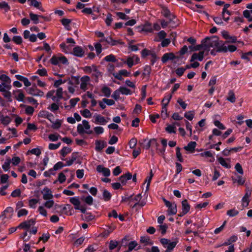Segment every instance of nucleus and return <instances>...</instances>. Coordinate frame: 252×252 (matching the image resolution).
I'll return each instance as SVG.
<instances>
[{
	"label": "nucleus",
	"instance_id": "59",
	"mask_svg": "<svg viewBox=\"0 0 252 252\" xmlns=\"http://www.w3.org/2000/svg\"><path fill=\"white\" fill-rule=\"evenodd\" d=\"M28 214V211L26 209H22L19 210L17 213V217L18 218L27 216Z\"/></svg>",
	"mask_w": 252,
	"mask_h": 252
},
{
	"label": "nucleus",
	"instance_id": "19",
	"mask_svg": "<svg viewBox=\"0 0 252 252\" xmlns=\"http://www.w3.org/2000/svg\"><path fill=\"white\" fill-rule=\"evenodd\" d=\"M79 157V153L74 152H73L71 155L70 159L67 160L65 163V165L68 166H71L74 161L78 158Z\"/></svg>",
	"mask_w": 252,
	"mask_h": 252
},
{
	"label": "nucleus",
	"instance_id": "23",
	"mask_svg": "<svg viewBox=\"0 0 252 252\" xmlns=\"http://www.w3.org/2000/svg\"><path fill=\"white\" fill-rule=\"evenodd\" d=\"M190 208V206L189 204L187 199H184L182 201V210L188 213Z\"/></svg>",
	"mask_w": 252,
	"mask_h": 252
},
{
	"label": "nucleus",
	"instance_id": "64",
	"mask_svg": "<svg viewBox=\"0 0 252 252\" xmlns=\"http://www.w3.org/2000/svg\"><path fill=\"white\" fill-rule=\"evenodd\" d=\"M184 117L189 121H191L194 118V114L193 112L189 111L185 113Z\"/></svg>",
	"mask_w": 252,
	"mask_h": 252
},
{
	"label": "nucleus",
	"instance_id": "24",
	"mask_svg": "<svg viewBox=\"0 0 252 252\" xmlns=\"http://www.w3.org/2000/svg\"><path fill=\"white\" fill-rule=\"evenodd\" d=\"M101 91L104 96L107 97H109L111 95L112 90L110 88L106 86H104L101 88Z\"/></svg>",
	"mask_w": 252,
	"mask_h": 252
},
{
	"label": "nucleus",
	"instance_id": "2",
	"mask_svg": "<svg viewBox=\"0 0 252 252\" xmlns=\"http://www.w3.org/2000/svg\"><path fill=\"white\" fill-rule=\"evenodd\" d=\"M204 50L209 51L211 47H217L219 45V40L217 36L213 35L211 37H206L203 39Z\"/></svg>",
	"mask_w": 252,
	"mask_h": 252
},
{
	"label": "nucleus",
	"instance_id": "46",
	"mask_svg": "<svg viewBox=\"0 0 252 252\" xmlns=\"http://www.w3.org/2000/svg\"><path fill=\"white\" fill-rule=\"evenodd\" d=\"M0 80L2 81V83L10 84L11 80L10 78L5 74H1L0 75Z\"/></svg>",
	"mask_w": 252,
	"mask_h": 252
},
{
	"label": "nucleus",
	"instance_id": "50",
	"mask_svg": "<svg viewBox=\"0 0 252 252\" xmlns=\"http://www.w3.org/2000/svg\"><path fill=\"white\" fill-rule=\"evenodd\" d=\"M151 71V68L150 65H146L144 67V72H143L142 75L143 76H147L148 77L150 76Z\"/></svg>",
	"mask_w": 252,
	"mask_h": 252
},
{
	"label": "nucleus",
	"instance_id": "17",
	"mask_svg": "<svg viewBox=\"0 0 252 252\" xmlns=\"http://www.w3.org/2000/svg\"><path fill=\"white\" fill-rule=\"evenodd\" d=\"M196 145L195 142L191 141L188 144L187 146L184 147V149L190 153H193L194 152Z\"/></svg>",
	"mask_w": 252,
	"mask_h": 252
},
{
	"label": "nucleus",
	"instance_id": "34",
	"mask_svg": "<svg viewBox=\"0 0 252 252\" xmlns=\"http://www.w3.org/2000/svg\"><path fill=\"white\" fill-rule=\"evenodd\" d=\"M120 93L125 95H130L132 94V92L128 88L125 87H120L119 88Z\"/></svg>",
	"mask_w": 252,
	"mask_h": 252
},
{
	"label": "nucleus",
	"instance_id": "51",
	"mask_svg": "<svg viewBox=\"0 0 252 252\" xmlns=\"http://www.w3.org/2000/svg\"><path fill=\"white\" fill-rule=\"evenodd\" d=\"M0 122L1 123L4 125H8L10 122H11V119L8 116H4L3 115L2 117L1 118V119H0Z\"/></svg>",
	"mask_w": 252,
	"mask_h": 252
},
{
	"label": "nucleus",
	"instance_id": "21",
	"mask_svg": "<svg viewBox=\"0 0 252 252\" xmlns=\"http://www.w3.org/2000/svg\"><path fill=\"white\" fill-rule=\"evenodd\" d=\"M72 151V149L67 147H63L60 151V153L61 155V156L63 157V158H61V159L63 160H65L66 159L63 158L67 154L70 153Z\"/></svg>",
	"mask_w": 252,
	"mask_h": 252
},
{
	"label": "nucleus",
	"instance_id": "53",
	"mask_svg": "<svg viewBox=\"0 0 252 252\" xmlns=\"http://www.w3.org/2000/svg\"><path fill=\"white\" fill-rule=\"evenodd\" d=\"M60 105L56 103H53L47 108L53 112H55L59 109Z\"/></svg>",
	"mask_w": 252,
	"mask_h": 252
},
{
	"label": "nucleus",
	"instance_id": "33",
	"mask_svg": "<svg viewBox=\"0 0 252 252\" xmlns=\"http://www.w3.org/2000/svg\"><path fill=\"white\" fill-rule=\"evenodd\" d=\"M15 92L19 93L18 95L17 96H15V98L16 99V100L20 102H24L25 101H24V99L25 97V95H24V94L23 93L22 90H17Z\"/></svg>",
	"mask_w": 252,
	"mask_h": 252
},
{
	"label": "nucleus",
	"instance_id": "32",
	"mask_svg": "<svg viewBox=\"0 0 252 252\" xmlns=\"http://www.w3.org/2000/svg\"><path fill=\"white\" fill-rule=\"evenodd\" d=\"M20 107H26L25 113L27 115H32L34 112V108L31 106H25L24 104H21Z\"/></svg>",
	"mask_w": 252,
	"mask_h": 252
},
{
	"label": "nucleus",
	"instance_id": "60",
	"mask_svg": "<svg viewBox=\"0 0 252 252\" xmlns=\"http://www.w3.org/2000/svg\"><path fill=\"white\" fill-rule=\"evenodd\" d=\"M150 143H152L151 145L152 147H155L156 150L157 151V153L158 152V146L159 144L158 143L157 140L156 138H152L150 139Z\"/></svg>",
	"mask_w": 252,
	"mask_h": 252
},
{
	"label": "nucleus",
	"instance_id": "6",
	"mask_svg": "<svg viewBox=\"0 0 252 252\" xmlns=\"http://www.w3.org/2000/svg\"><path fill=\"white\" fill-rule=\"evenodd\" d=\"M26 91L28 94L33 96L41 97L44 95V93L42 91L37 89L36 86H35L34 88L31 87L26 88Z\"/></svg>",
	"mask_w": 252,
	"mask_h": 252
},
{
	"label": "nucleus",
	"instance_id": "7",
	"mask_svg": "<svg viewBox=\"0 0 252 252\" xmlns=\"http://www.w3.org/2000/svg\"><path fill=\"white\" fill-rule=\"evenodd\" d=\"M84 50L80 46H76L73 49L72 54L75 57L81 58L84 56Z\"/></svg>",
	"mask_w": 252,
	"mask_h": 252
},
{
	"label": "nucleus",
	"instance_id": "61",
	"mask_svg": "<svg viewBox=\"0 0 252 252\" xmlns=\"http://www.w3.org/2000/svg\"><path fill=\"white\" fill-rule=\"evenodd\" d=\"M36 73L39 74L40 76H47L48 75L47 70L44 68L41 69H38Z\"/></svg>",
	"mask_w": 252,
	"mask_h": 252
},
{
	"label": "nucleus",
	"instance_id": "14",
	"mask_svg": "<svg viewBox=\"0 0 252 252\" xmlns=\"http://www.w3.org/2000/svg\"><path fill=\"white\" fill-rule=\"evenodd\" d=\"M132 174L129 172H127L125 174L121 176L119 178V180L121 182L123 185H126L127 181L131 179Z\"/></svg>",
	"mask_w": 252,
	"mask_h": 252
},
{
	"label": "nucleus",
	"instance_id": "26",
	"mask_svg": "<svg viewBox=\"0 0 252 252\" xmlns=\"http://www.w3.org/2000/svg\"><path fill=\"white\" fill-rule=\"evenodd\" d=\"M102 199L105 201H109L112 197L111 193L107 189H104L102 192Z\"/></svg>",
	"mask_w": 252,
	"mask_h": 252
},
{
	"label": "nucleus",
	"instance_id": "20",
	"mask_svg": "<svg viewBox=\"0 0 252 252\" xmlns=\"http://www.w3.org/2000/svg\"><path fill=\"white\" fill-rule=\"evenodd\" d=\"M107 123V121L105 118L101 116L99 114L96 115L95 117V123L96 124H99L104 125Z\"/></svg>",
	"mask_w": 252,
	"mask_h": 252
},
{
	"label": "nucleus",
	"instance_id": "29",
	"mask_svg": "<svg viewBox=\"0 0 252 252\" xmlns=\"http://www.w3.org/2000/svg\"><path fill=\"white\" fill-rule=\"evenodd\" d=\"M249 198V194L248 192H246L242 199V205L244 207H247L249 205L250 202Z\"/></svg>",
	"mask_w": 252,
	"mask_h": 252
},
{
	"label": "nucleus",
	"instance_id": "3",
	"mask_svg": "<svg viewBox=\"0 0 252 252\" xmlns=\"http://www.w3.org/2000/svg\"><path fill=\"white\" fill-rule=\"evenodd\" d=\"M23 35L24 39H29V41L32 42H36L37 41V38L42 40L46 37L45 33L43 32L38 33L37 35H35L33 33L31 34L30 32L27 30L24 31Z\"/></svg>",
	"mask_w": 252,
	"mask_h": 252
},
{
	"label": "nucleus",
	"instance_id": "55",
	"mask_svg": "<svg viewBox=\"0 0 252 252\" xmlns=\"http://www.w3.org/2000/svg\"><path fill=\"white\" fill-rule=\"evenodd\" d=\"M133 58L132 57H128L126 61H123L124 63H126L128 67L131 68L134 64Z\"/></svg>",
	"mask_w": 252,
	"mask_h": 252
},
{
	"label": "nucleus",
	"instance_id": "49",
	"mask_svg": "<svg viewBox=\"0 0 252 252\" xmlns=\"http://www.w3.org/2000/svg\"><path fill=\"white\" fill-rule=\"evenodd\" d=\"M239 214V211L235 209H230L227 211L226 214L230 217L236 216Z\"/></svg>",
	"mask_w": 252,
	"mask_h": 252
},
{
	"label": "nucleus",
	"instance_id": "30",
	"mask_svg": "<svg viewBox=\"0 0 252 252\" xmlns=\"http://www.w3.org/2000/svg\"><path fill=\"white\" fill-rule=\"evenodd\" d=\"M228 96L227 100L231 103H234L236 101V97L234 93L232 90H230L228 93Z\"/></svg>",
	"mask_w": 252,
	"mask_h": 252
},
{
	"label": "nucleus",
	"instance_id": "9",
	"mask_svg": "<svg viewBox=\"0 0 252 252\" xmlns=\"http://www.w3.org/2000/svg\"><path fill=\"white\" fill-rule=\"evenodd\" d=\"M96 171L99 173H102L103 176L108 177L111 174L110 170L106 167H104L102 165H98L96 166Z\"/></svg>",
	"mask_w": 252,
	"mask_h": 252
},
{
	"label": "nucleus",
	"instance_id": "42",
	"mask_svg": "<svg viewBox=\"0 0 252 252\" xmlns=\"http://www.w3.org/2000/svg\"><path fill=\"white\" fill-rule=\"evenodd\" d=\"M0 9H3L5 12H7L10 10V6L6 2L3 1L0 2Z\"/></svg>",
	"mask_w": 252,
	"mask_h": 252
},
{
	"label": "nucleus",
	"instance_id": "8",
	"mask_svg": "<svg viewBox=\"0 0 252 252\" xmlns=\"http://www.w3.org/2000/svg\"><path fill=\"white\" fill-rule=\"evenodd\" d=\"M41 193L43 194V198L44 200H50L53 197L51 189L47 187L43 189V190L41 191Z\"/></svg>",
	"mask_w": 252,
	"mask_h": 252
},
{
	"label": "nucleus",
	"instance_id": "47",
	"mask_svg": "<svg viewBox=\"0 0 252 252\" xmlns=\"http://www.w3.org/2000/svg\"><path fill=\"white\" fill-rule=\"evenodd\" d=\"M172 94H166L162 101V104H167L168 105L171 99L172 98Z\"/></svg>",
	"mask_w": 252,
	"mask_h": 252
},
{
	"label": "nucleus",
	"instance_id": "18",
	"mask_svg": "<svg viewBox=\"0 0 252 252\" xmlns=\"http://www.w3.org/2000/svg\"><path fill=\"white\" fill-rule=\"evenodd\" d=\"M161 143L162 146V148L159 149L158 154L161 156H163L165 155V150L167 145V139L164 138L162 139Z\"/></svg>",
	"mask_w": 252,
	"mask_h": 252
},
{
	"label": "nucleus",
	"instance_id": "10",
	"mask_svg": "<svg viewBox=\"0 0 252 252\" xmlns=\"http://www.w3.org/2000/svg\"><path fill=\"white\" fill-rule=\"evenodd\" d=\"M95 150L97 152H100L103 148L107 146V142L105 141L96 140L95 141Z\"/></svg>",
	"mask_w": 252,
	"mask_h": 252
},
{
	"label": "nucleus",
	"instance_id": "58",
	"mask_svg": "<svg viewBox=\"0 0 252 252\" xmlns=\"http://www.w3.org/2000/svg\"><path fill=\"white\" fill-rule=\"evenodd\" d=\"M113 19L112 18V15L109 13L106 17V19L105 20V23L107 26H110L111 25V23L113 21Z\"/></svg>",
	"mask_w": 252,
	"mask_h": 252
},
{
	"label": "nucleus",
	"instance_id": "25",
	"mask_svg": "<svg viewBox=\"0 0 252 252\" xmlns=\"http://www.w3.org/2000/svg\"><path fill=\"white\" fill-rule=\"evenodd\" d=\"M70 202L74 205L75 209H78L80 205V201L77 197H71L69 199Z\"/></svg>",
	"mask_w": 252,
	"mask_h": 252
},
{
	"label": "nucleus",
	"instance_id": "39",
	"mask_svg": "<svg viewBox=\"0 0 252 252\" xmlns=\"http://www.w3.org/2000/svg\"><path fill=\"white\" fill-rule=\"evenodd\" d=\"M50 237V235L49 233H43L41 237H39V240L37 242V244L40 241H42L43 243H46L48 241Z\"/></svg>",
	"mask_w": 252,
	"mask_h": 252
},
{
	"label": "nucleus",
	"instance_id": "48",
	"mask_svg": "<svg viewBox=\"0 0 252 252\" xmlns=\"http://www.w3.org/2000/svg\"><path fill=\"white\" fill-rule=\"evenodd\" d=\"M80 113L84 117L86 118H90L92 116V114L91 112L87 109H85L83 110H81Z\"/></svg>",
	"mask_w": 252,
	"mask_h": 252
},
{
	"label": "nucleus",
	"instance_id": "27",
	"mask_svg": "<svg viewBox=\"0 0 252 252\" xmlns=\"http://www.w3.org/2000/svg\"><path fill=\"white\" fill-rule=\"evenodd\" d=\"M168 18L169 19L168 22H169V24H172L173 26L176 27L178 25V20L177 19L175 15L172 14Z\"/></svg>",
	"mask_w": 252,
	"mask_h": 252
},
{
	"label": "nucleus",
	"instance_id": "37",
	"mask_svg": "<svg viewBox=\"0 0 252 252\" xmlns=\"http://www.w3.org/2000/svg\"><path fill=\"white\" fill-rule=\"evenodd\" d=\"M138 246V244L135 241L129 242L127 245L128 251L131 252L133 250H135V248Z\"/></svg>",
	"mask_w": 252,
	"mask_h": 252
},
{
	"label": "nucleus",
	"instance_id": "44",
	"mask_svg": "<svg viewBox=\"0 0 252 252\" xmlns=\"http://www.w3.org/2000/svg\"><path fill=\"white\" fill-rule=\"evenodd\" d=\"M176 126L174 125H169L165 128V130L169 133H176Z\"/></svg>",
	"mask_w": 252,
	"mask_h": 252
},
{
	"label": "nucleus",
	"instance_id": "12",
	"mask_svg": "<svg viewBox=\"0 0 252 252\" xmlns=\"http://www.w3.org/2000/svg\"><path fill=\"white\" fill-rule=\"evenodd\" d=\"M38 115V117L46 118L51 123H53L52 119L54 118V115L52 113L45 110H42L39 112Z\"/></svg>",
	"mask_w": 252,
	"mask_h": 252
},
{
	"label": "nucleus",
	"instance_id": "38",
	"mask_svg": "<svg viewBox=\"0 0 252 252\" xmlns=\"http://www.w3.org/2000/svg\"><path fill=\"white\" fill-rule=\"evenodd\" d=\"M106 42L111 46H115L118 44L120 43L119 40L114 39L111 36H108L107 37Z\"/></svg>",
	"mask_w": 252,
	"mask_h": 252
},
{
	"label": "nucleus",
	"instance_id": "56",
	"mask_svg": "<svg viewBox=\"0 0 252 252\" xmlns=\"http://www.w3.org/2000/svg\"><path fill=\"white\" fill-rule=\"evenodd\" d=\"M137 139L135 137L132 138L128 143V145L130 149L135 148L136 144H137Z\"/></svg>",
	"mask_w": 252,
	"mask_h": 252
},
{
	"label": "nucleus",
	"instance_id": "13",
	"mask_svg": "<svg viewBox=\"0 0 252 252\" xmlns=\"http://www.w3.org/2000/svg\"><path fill=\"white\" fill-rule=\"evenodd\" d=\"M204 51H200L198 53H193L191 56L189 61L190 62H193L195 60L202 61L204 58Z\"/></svg>",
	"mask_w": 252,
	"mask_h": 252
},
{
	"label": "nucleus",
	"instance_id": "40",
	"mask_svg": "<svg viewBox=\"0 0 252 252\" xmlns=\"http://www.w3.org/2000/svg\"><path fill=\"white\" fill-rule=\"evenodd\" d=\"M104 60L108 62L116 63L117 60L116 59V57L113 54H110L106 56L104 58Z\"/></svg>",
	"mask_w": 252,
	"mask_h": 252
},
{
	"label": "nucleus",
	"instance_id": "28",
	"mask_svg": "<svg viewBox=\"0 0 252 252\" xmlns=\"http://www.w3.org/2000/svg\"><path fill=\"white\" fill-rule=\"evenodd\" d=\"M92 67V71H93L95 73L94 74H93V75L95 77V81L97 82L98 77L99 76L101 75L102 73L99 70H98L97 66L93 64Z\"/></svg>",
	"mask_w": 252,
	"mask_h": 252
},
{
	"label": "nucleus",
	"instance_id": "16",
	"mask_svg": "<svg viewBox=\"0 0 252 252\" xmlns=\"http://www.w3.org/2000/svg\"><path fill=\"white\" fill-rule=\"evenodd\" d=\"M0 92L2 93L3 96L7 99L8 102H12V99L11 98V93L10 92L4 89V88H2V85H0Z\"/></svg>",
	"mask_w": 252,
	"mask_h": 252
},
{
	"label": "nucleus",
	"instance_id": "31",
	"mask_svg": "<svg viewBox=\"0 0 252 252\" xmlns=\"http://www.w3.org/2000/svg\"><path fill=\"white\" fill-rule=\"evenodd\" d=\"M167 106V104H162V110L161 112V116L163 119H166L168 117Z\"/></svg>",
	"mask_w": 252,
	"mask_h": 252
},
{
	"label": "nucleus",
	"instance_id": "36",
	"mask_svg": "<svg viewBox=\"0 0 252 252\" xmlns=\"http://www.w3.org/2000/svg\"><path fill=\"white\" fill-rule=\"evenodd\" d=\"M12 41L17 45H21L23 42V39L20 35H14L12 38Z\"/></svg>",
	"mask_w": 252,
	"mask_h": 252
},
{
	"label": "nucleus",
	"instance_id": "43",
	"mask_svg": "<svg viewBox=\"0 0 252 252\" xmlns=\"http://www.w3.org/2000/svg\"><path fill=\"white\" fill-rule=\"evenodd\" d=\"M181 148L179 147H176V157L178 158V160L181 162H183L184 161V159L182 157V154L180 152Z\"/></svg>",
	"mask_w": 252,
	"mask_h": 252
},
{
	"label": "nucleus",
	"instance_id": "4",
	"mask_svg": "<svg viewBox=\"0 0 252 252\" xmlns=\"http://www.w3.org/2000/svg\"><path fill=\"white\" fill-rule=\"evenodd\" d=\"M159 241L163 247L166 248L165 251L167 252H172L178 243V241L170 242L169 240L164 238H161Z\"/></svg>",
	"mask_w": 252,
	"mask_h": 252
},
{
	"label": "nucleus",
	"instance_id": "41",
	"mask_svg": "<svg viewBox=\"0 0 252 252\" xmlns=\"http://www.w3.org/2000/svg\"><path fill=\"white\" fill-rule=\"evenodd\" d=\"M62 24L67 30L69 29L67 28L71 22V20L67 18H63L61 20Z\"/></svg>",
	"mask_w": 252,
	"mask_h": 252
},
{
	"label": "nucleus",
	"instance_id": "22",
	"mask_svg": "<svg viewBox=\"0 0 252 252\" xmlns=\"http://www.w3.org/2000/svg\"><path fill=\"white\" fill-rule=\"evenodd\" d=\"M167 213L168 215H174L177 213V209L176 203L173 202L170 207L168 208Z\"/></svg>",
	"mask_w": 252,
	"mask_h": 252
},
{
	"label": "nucleus",
	"instance_id": "35",
	"mask_svg": "<svg viewBox=\"0 0 252 252\" xmlns=\"http://www.w3.org/2000/svg\"><path fill=\"white\" fill-rule=\"evenodd\" d=\"M10 163L11 159L10 158H6V161L2 165V168L4 171H7L9 169Z\"/></svg>",
	"mask_w": 252,
	"mask_h": 252
},
{
	"label": "nucleus",
	"instance_id": "45",
	"mask_svg": "<svg viewBox=\"0 0 252 252\" xmlns=\"http://www.w3.org/2000/svg\"><path fill=\"white\" fill-rule=\"evenodd\" d=\"M119 245V242L116 240H111L109 242V249L110 250H113L116 248Z\"/></svg>",
	"mask_w": 252,
	"mask_h": 252
},
{
	"label": "nucleus",
	"instance_id": "62",
	"mask_svg": "<svg viewBox=\"0 0 252 252\" xmlns=\"http://www.w3.org/2000/svg\"><path fill=\"white\" fill-rule=\"evenodd\" d=\"M61 137V136L58 134H51L49 135V138L52 141H56Z\"/></svg>",
	"mask_w": 252,
	"mask_h": 252
},
{
	"label": "nucleus",
	"instance_id": "57",
	"mask_svg": "<svg viewBox=\"0 0 252 252\" xmlns=\"http://www.w3.org/2000/svg\"><path fill=\"white\" fill-rule=\"evenodd\" d=\"M218 160L219 163L223 167L229 168H230V166L228 163H227L225 160L222 157H220L218 158Z\"/></svg>",
	"mask_w": 252,
	"mask_h": 252
},
{
	"label": "nucleus",
	"instance_id": "63",
	"mask_svg": "<svg viewBox=\"0 0 252 252\" xmlns=\"http://www.w3.org/2000/svg\"><path fill=\"white\" fill-rule=\"evenodd\" d=\"M66 177L63 172H61L59 174L58 181L61 183L63 184L65 182Z\"/></svg>",
	"mask_w": 252,
	"mask_h": 252
},
{
	"label": "nucleus",
	"instance_id": "5",
	"mask_svg": "<svg viewBox=\"0 0 252 252\" xmlns=\"http://www.w3.org/2000/svg\"><path fill=\"white\" fill-rule=\"evenodd\" d=\"M50 62L51 64L55 65H59L60 63L66 65H68L69 64L67 58L61 54L59 56L53 55L50 59Z\"/></svg>",
	"mask_w": 252,
	"mask_h": 252
},
{
	"label": "nucleus",
	"instance_id": "15",
	"mask_svg": "<svg viewBox=\"0 0 252 252\" xmlns=\"http://www.w3.org/2000/svg\"><path fill=\"white\" fill-rule=\"evenodd\" d=\"M227 43L222 40L219 41V45L216 47V51L219 53H226L227 52V47L225 44Z\"/></svg>",
	"mask_w": 252,
	"mask_h": 252
},
{
	"label": "nucleus",
	"instance_id": "54",
	"mask_svg": "<svg viewBox=\"0 0 252 252\" xmlns=\"http://www.w3.org/2000/svg\"><path fill=\"white\" fill-rule=\"evenodd\" d=\"M18 228L22 229H26L27 231L30 228V225L28 223L27 220L21 222L18 226Z\"/></svg>",
	"mask_w": 252,
	"mask_h": 252
},
{
	"label": "nucleus",
	"instance_id": "52",
	"mask_svg": "<svg viewBox=\"0 0 252 252\" xmlns=\"http://www.w3.org/2000/svg\"><path fill=\"white\" fill-rule=\"evenodd\" d=\"M94 219V216L91 213L88 212L85 215L83 220L87 221H89L93 220Z\"/></svg>",
	"mask_w": 252,
	"mask_h": 252
},
{
	"label": "nucleus",
	"instance_id": "1",
	"mask_svg": "<svg viewBox=\"0 0 252 252\" xmlns=\"http://www.w3.org/2000/svg\"><path fill=\"white\" fill-rule=\"evenodd\" d=\"M14 210L11 207H7L0 215V225H6L8 224L13 216Z\"/></svg>",
	"mask_w": 252,
	"mask_h": 252
},
{
	"label": "nucleus",
	"instance_id": "11",
	"mask_svg": "<svg viewBox=\"0 0 252 252\" xmlns=\"http://www.w3.org/2000/svg\"><path fill=\"white\" fill-rule=\"evenodd\" d=\"M30 17L31 20L33 21V23L34 24H37L39 23V19H38L39 17H41V18H43L45 21H48L49 20L48 18L47 17H45L42 15L39 16V15H38L36 14H34L32 12H31L30 13Z\"/></svg>",
	"mask_w": 252,
	"mask_h": 252
}]
</instances>
